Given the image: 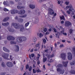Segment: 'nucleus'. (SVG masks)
<instances>
[{
  "label": "nucleus",
  "mask_w": 75,
  "mask_h": 75,
  "mask_svg": "<svg viewBox=\"0 0 75 75\" xmlns=\"http://www.w3.org/2000/svg\"><path fill=\"white\" fill-rule=\"evenodd\" d=\"M48 13L50 15H52V14H54V16H57V13H54V11L51 8H49V9H48Z\"/></svg>",
  "instance_id": "nucleus-1"
},
{
  "label": "nucleus",
  "mask_w": 75,
  "mask_h": 75,
  "mask_svg": "<svg viewBox=\"0 0 75 75\" xmlns=\"http://www.w3.org/2000/svg\"><path fill=\"white\" fill-rule=\"evenodd\" d=\"M11 25L13 26V27L16 29H20V25H19L18 24L16 23H13Z\"/></svg>",
  "instance_id": "nucleus-2"
},
{
  "label": "nucleus",
  "mask_w": 75,
  "mask_h": 75,
  "mask_svg": "<svg viewBox=\"0 0 75 75\" xmlns=\"http://www.w3.org/2000/svg\"><path fill=\"white\" fill-rule=\"evenodd\" d=\"M2 56L5 59H7V60L9 59L8 58V57H9V54H8L4 53Z\"/></svg>",
  "instance_id": "nucleus-3"
},
{
  "label": "nucleus",
  "mask_w": 75,
  "mask_h": 75,
  "mask_svg": "<svg viewBox=\"0 0 75 75\" xmlns=\"http://www.w3.org/2000/svg\"><path fill=\"white\" fill-rule=\"evenodd\" d=\"M67 59L69 60H71L72 59V54L71 52L67 53Z\"/></svg>",
  "instance_id": "nucleus-4"
},
{
  "label": "nucleus",
  "mask_w": 75,
  "mask_h": 75,
  "mask_svg": "<svg viewBox=\"0 0 75 75\" xmlns=\"http://www.w3.org/2000/svg\"><path fill=\"white\" fill-rule=\"evenodd\" d=\"M66 57L67 55H66V54L65 53H62L60 54V57L62 58V59L65 60Z\"/></svg>",
  "instance_id": "nucleus-5"
},
{
  "label": "nucleus",
  "mask_w": 75,
  "mask_h": 75,
  "mask_svg": "<svg viewBox=\"0 0 75 75\" xmlns=\"http://www.w3.org/2000/svg\"><path fill=\"white\" fill-rule=\"evenodd\" d=\"M57 71L60 74H63V73L64 72V71H65V70H61V69L58 68L57 69Z\"/></svg>",
  "instance_id": "nucleus-6"
},
{
  "label": "nucleus",
  "mask_w": 75,
  "mask_h": 75,
  "mask_svg": "<svg viewBox=\"0 0 75 75\" xmlns=\"http://www.w3.org/2000/svg\"><path fill=\"white\" fill-rule=\"evenodd\" d=\"M20 31H21V32H23L24 31L25 29L24 28V25H20Z\"/></svg>",
  "instance_id": "nucleus-7"
},
{
  "label": "nucleus",
  "mask_w": 75,
  "mask_h": 75,
  "mask_svg": "<svg viewBox=\"0 0 75 75\" xmlns=\"http://www.w3.org/2000/svg\"><path fill=\"white\" fill-rule=\"evenodd\" d=\"M6 65L7 67L10 68L13 67V63L11 62H7Z\"/></svg>",
  "instance_id": "nucleus-8"
},
{
  "label": "nucleus",
  "mask_w": 75,
  "mask_h": 75,
  "mask_svg": "<svg viewBox=\"0 0 75 75\" xmlns=\"http://www.w3.org/2000/svg\"><path fill=\"white\" fill-rule=\"evenodd\" d=\"M18 12V11L17 10H12L11 11V13L12 14H16V13H17Z\"/></svg>",
  "instance_id": "nucleus-9"
},
{
  "label": "nucleus",
  "mask_w": 75,
  "mask_h": 75,
  "mask_svg": "<svg viewBox=\"0 0 75 75\" xmlns=\"http://www.w3.org/2000/svg\"><path fill=\"white\" fill-rule=\"evenodd\" d=\"M71 25V23L70 22L67 21L65 23V25L66 27H68L69 26V25Z\"/></svg>",
  "instance_id": "nucleus-10"
},
{
  "label": "nucleus",
  "mask_w": 75,
  "mask_h": 75,
  "mask_svg": "<svg viewBox=\"0 0 75 75\" xmlns=\"http://www.w3.org/2000/svg\"><path fill=\"white\" fill-rule=\"evenodd\" d=\"M25 11L24 10H21L20 11H19V12H18V14H21V15H22V14H24L25 12Z\"/></svg>",
  "instance_id": "nucleus-11"
},
{
  "label": "nucleus",
  "mask_w": 75,
  "mask_h": 75,
  "mask_svg": "<svg viewBox=\"0 0 75 75\" xmlns=\"http://www.w3.org/2000/svg\"><path fill=\"white\" fill-rule=\"evenodd\" d=\"M16 41L18 42H22L21 41V37H18L16 38Z\"/></svg>",
  "instance_id": "nucleus-12"
},
{
  "label": "nucleus",
  "mask_w": 75,
  "mask_h": 75,
  "mask_svg": "<svg viewBox=\"0 0 75 75\" xmlns=\"http://www.w3.org/2000/svg\"><path fill=\"white\" fill-rule=\"evenodd\" d=\"M21 41L22 42L23 41H26L27 40V38L26 37H24V36H21Z\"/></svg>",
  "instance_id": "nucleus-13"
},
{
  "label": "nucleus",
  "mask_w": 75,
  "mask_h": 75,
  "mask_svg": "<svg viewBox=\"0 0 75 75\" xmlns=\"http://www.w3.org/2000/svg\"><path fill=\"white\" fill-rule=\"evenodd\" d=\"M15 47L16 49L15 50V52H18L19 51V47L18 45H15Z\"/></svg>",
  "instance_id": "nucleus-14"
},
{
  "label": "nucleus",
  "mask_w": 75,
  "mask_h": 75,
  "mask_svg": "<svg viewBox=\"0 0 75 75\" xmlns=\"http://www.w3.org/2000/svg\"><path fill=\"white\" fill-rule=\"evenodd\" d=\"M68 63V62H62L63 65L64 67H67V64Z\"/></svg>",
  "instance_id": "nucleus-15"
},
{
  "label": "nucleus",
  "mask_w": 75,
  "mask_h": 75,
  "mask_svg": "<svg viewBox=\"0 0 75 75\" xmlns=\"http://www.w3.org/2000/svg\"><path fill=\"white\" fill-rule=\"evenodd\" d=\"M35 5L34 4H30L29 5V7L30 8L32 9H34L35 8Z\"/></svg>",
  "instance_id": "nucleus-16"
},
{
  "label": "nucleus",
  "mask_w": 75,
  "mask_h": 75,
  "mask_svg": "<svg viewBox=\"0 0 75 75\" xmlns=\"http://www.w3.org/2000/svg\"><path fill=\"white\" fill-rule=\"evenodd\" d=\"M72 10H73L74 11H75V10H74V9L73 8H72V10L69 9V10H68L67 11V13L68 14H70V12L72 11Z\"/></svg>",
  "instance_id": "nucleus-17"
},
{
  "label": "nucleus",
  "mask_w": 75,
  "mask_h": 75,
  "mask_svg": "<svg viewBox=\"0 0 75 75\" xmlns=\"http://www.w3.org/2000/svg\"><path fill=\"white\" fill-rule=\"evenodd\" d=\"M39 19L38 18H35L33 21V23L35 24H37L38 23Z\"/></svg>",
  "instance_id": "nucleus-18"
},
{
  "label": "nucleus",
  "mask_w": 75,
  "mask_h": 75,
  "mask_svg": "<svg viewBox=\"0 0 75 75\" xmlns=\"http://www.w3.org/2000/svg\"><path fill=\"white\" fill-rule=\"evenodd\" d=\"M2 25L3 26H5V27H7L9 25V23L7 22L6 23H2Z\"/></svg>",
  "instance_id": "nucleus-19"
},
{
  "label": "nucleus",
  "mask_w": 75,
  "mask_h": 75,
  "mask_svg": "<svg viewBox=\"0 0 75 75\" xmlns=\"http://www.w3.org/2000/svg\"><path fill=\"white\" fill-rule=\"evenodd\" d=\"M34 14L39 15L40 14V12H39V10H36L35 11Z\"/></svg>",
  "instance_id": "nucleus-20"
},
{
  "label": "nucleus",
  "mask_w": 75,
  "mask_h": 75,
  "mask_svg": "<svg viewBox=\"0 0 75 75\" xmlns=\"http://www.w3.org/2000/svg\"><path fill=\"white\" fill-rule=\"evenodd\" d=\"M3 49L4 51H5L6 52H10V50L7 49L5 47H3Z\"/></svg>",
  "instance_id": "nucleus-21"
},
{
  "label": "nucleus",
  "mask_w": 75,
  "mask_h": 75,
  "mask_svg": "<svg viewBox=\"0 0 75 75\" xmlns=\"http://www.w3.org/2000/svg\"><path fill=\"white\" fill-rule=\"evenodd\" d=\"M8 29L9 31H10V32H14V29H11V28L10 27H8Z\"/></svg>",
  "instance_id": "nucleus-22"
},
{
  "label": "nucleus",
  "mask_w": 75,
  "mask_h": 75,
  "mask_svg": "<svg viewBox=\"0 0 75 75\" xmlns=\"http://www.w3.org/2000/svg\"><path fill=\"white\" fill-rule=\"evenodd\" d=\"M59 35H60V33L58 32H57L56 33V35L55 37L56 38H59Z\"/></svg>",
  "instance_id": "nucleus-23"
},
{
  "label": "nucleus",
  "mask_w": 75,
  "mask_h": 75,
  "mask_svg": "<svg viewBox=\"0 0 75 75\" xmlns=\"http://www.w3.org/2000/svg\"><path fill=\"white\" fill-rule=\"evenodd\" d=\"M71 52L73 54H74L75 55V48H73L71 50Z\"/></svg>",
  "instance_id": "nucleus-24"
},
{
  "label": "nucleus",
  "mask_w": 75,
  "mask_h": 75,
  "mask_svg": "<svg viewBox=\"0 0 75 75\" xmlns=\"http://www.w3.org/2000/svg\"><path fill=\"white\" fill-rule=\"evenodd\" d=\"M29 24H30V22H28L26 23H25V27H27L28 26Z\"/></svg>",
  "instance_id": "nucleus-25"
},
{
  "label": "nucleus",
  "mask_w": 75,
  "mask_h": 75,
  "mask_svg": "<svg viewBox=\"0 0 75 75\" xmlns=\"http://www.w3.org/2000/svg\"><path fill=\"white\" fill-rule=\"evenodd\" d=\"M9 19V17H7L4 18L3 19V21H7V20H8Z\"/></svg>",
  "instance_id": "nucleus-26"
},
{
  "label": "nucleus",
  "mask_w": 75,
  "mask_h": 75,
  "mask_svg": "<svg viewBox=\"0 0 75 75\" xmlns=\"http://www.w3.org/2000/svg\"><path fill=\"white\" fill-rule=\"evenodd\" d=\"M10 44L11 45L12 44H16V42L14 41H11L10 42Z\"/></svg>",
  "instance_id": "nucleus-27"
},
{
  "label": "nucleus",
  "mask_w": 75,
  "mask_h": 75,
  "mask_svg": "<svg viewBox=\"0 0 75 75\" xmlns=\"http://www.w3.org/2000/svg\"><path fill=\"white\" fill-rule=\"evenodd\" d=\"M11 36H8L7 37V40L9 41H11Z\"/></svg>",
  "instance_id": "nucleus-28"
},
{
  "label": "nucleus",
  "mask_w": 75,
  "mask_h": 75,
  "mask_svg": "<svg viewBox=\"0 0 75 75\" xmlns=\"http://www.w3.org/2000/svg\"><path fill=\"white\" fill-rule=\"evenodd\" d=\"M43 62H45L46 61H47V57H43Z\"/></svg>",
  "instance_id": "nucleus-29"
},
{
  "label": "nucleus",
  "mask_w": 75,
  "mask_h": 75,
  "mask_svg": "<svg viewBox=\"0 0 75 75\" xmlns=\"http://www.w3.org/2000/svg\"><path fill=\"white\" fill-rule=\"evenodd\" d=\"M1 65L3 67H5V65H6V64H5L4 62H2Z\"/></svg>",
  "instance_id": "nucleus-30"
},
{
  "label": "nucleus",
  "mask_w": 75,
  "mask_h": 75,
  "mask_svg": "<svg viewBox=\"0 0 75 75\" xmlns=\"http://www.w3.org/2000/svg\"><path fill=\"white\" fill-rule=\"evenodd\" d=\"M27 16V15H21V16H19V17H21V18H24L26 16Z\"/></svg>",
  "instance_id": "nucleus-31"
},
{
  "label": "nucleus",
  "mask_w": 75,
  "mask_h": 75,
  "mask_svg": "<svg viewBox=\"0 0 75 75\" xmlns=\"http://www.w3.org/2000/svg\"><path fill=\"white\" fill-rule=\"evenodd\" d=\"M70 64L71 65H74L75 64V61H73L72 62H71Z\"/></svg>",
  "instance_id": "nucleus-32"
},
{
  "label": "nucleus",
  "mask_w": 75,
  "mask_h": 75,
  "mask_svg": "<svg viewBox=\"0 0 75 75\" xmlns=\"http://www.w3.org/2000/svg\"><path fill=\"white\" fill-rule=\"evenodd\" d=\"M60 18L61 20H65V19L64 17V16H62L61 17L60 16Z\"/></svg>",
  "instance_id": "nucleus-33"
},
{
  "label": "nucleus",
  "mask_w": 75,
  "mask_h": 75,
  "mask_svg": "<svg viewBox=\"0 0 75 75\" xmlns=\"http://www.w3.org/2000/svg\"><path fill=\"white\" fill-rule=\"evenodd\" d=\"M60 33L61 34H62L63 33V35H67V34L66 33H64V31H62L60 32Z\"/></svg>",
  "instance_id": "nucleus-34"
},
{
  "label": "nucleus",
  "mask_w": 75,
  "mask_h": 75,
  "mask_svg": "<svg viewBox=\"0 0 75 75\" xmlns=\"http://www.w3.org/2000/svg\"><path fill=\"white\" fill-rule=\"evenodd\" d=\"M15 40V38L11 36V41L12 40V41H14Z\"/></svg>",
  "instance_id": "nucleus-35"
},
{
  "label": "nucleus",
  "mask_w": 75,
  "mask_h": 75,
  "mask_svg": "<svg viewBox=\"0 0 75 75\" xmlns=\"http://www.w3.org/2000/svg\"><path fill=\"white\" fill-rule=\"evenodd\" d=\"M62 67V65L61 64H59L57 67H58V68H61V67Z\"/></svg>",
  "instance_id": "nucleus-36"
},
{
  "label": "nucleus",
  "mask_w": 75,
  "mask_h": 75,
  "mask_svg": "<svg viewBox=\"0 0 75 75\" xmlns=\"http://www.w3.org/2000/svg\"><path fill=\"white\" fill-rule=\"evenodd\" d=\"M14 59V57H13L12 55H11L10 56V59H11V60H13V59Z\"/></svg>",
  "instance_id": "nucleus-37"
},
{
  "label": "nucleus",
  "mask_w": 75,
  "mask_h": 75,
  "mask_svg": "<svg viewBox=\"0 0 75 75\" xmlns=\"http://www.w3.org/2000/svg\"><path fill=\"white\" fill-rule=\"evenodd\" d=\"M46 0H37V1L39 2V3H41L42 1H45Z\"/></svg>",
  "instance_id": "nucleus-38"
},
{
  "label": "nucleus",
  "mask_w": 75,
  "mask_h": 75,
  "mask_svg": "<svg viewBox=\"0 0 75 75\" xmlns=\"http://www.w3.org/2000/svg\"><path fill=\"white\" fill-rule=\"evenodd\" d=\"M37 38H34L33 39V42H35L36 41H37Z\"/></svg>",
  "instance_id": "nucleus-39"
},
{
  "label": "nucleus",
  "mask_w": 75,
  "mask_h": 75,
  "mask_svg": "<svg viewBox=\"0 0 75 75\" xmlns=\"http://www.w3.org/2000/svg\"><path fill=\"white\" fill-rule=\"evenodd\" d=\"M70 73L73 74H75V71L74 70H72L71 71H70Z\"/></svg>",
  "instance_id": "nucleus-40"
},
{
  "label": "nucleus",
  "mask_w": 75,
  "mask_h": 75,
  "mask_svg": "<svg viewBox=\"0 0 75 75\" xmlns=\"http://www.w3.org/2000/svg\"><path fill=\"white\" fill-rule=\"evenodd\" d=\"M73 32V30L72 29H70L69 30V33L72 34Z\"/></svg>",
  "instance_id": "nucleus-41"
},
{
  "label": "nucleus",
  "mask_w": 75,
  "mask_h": 75,
  "mask_svg": "<svg viewBox=\"0 0 75 75\" xmlns=\"http://www.w3.org/2000/svg\"><path fill=\"white\" fill-rule=\"evenodd\" d=\"M17 8L18 9H20V8H23V7L20 6H18Z\"/></svg>",
  "instance_id": "nucleus-42"
},
{
  "label": "nucleus",
  "mask_w": 75,
  "mask_h": 75,
  "mask_svg": "<svg viewBox=\"0 0 75 75\" xmlns=\"http://www.w3.org/2000/svg\"><path fill=\"white\" fill-rule=\"evenodd\" d=\"M36 72H37V71H36V70H35V69H33V74H35L36 73Z\"/></svg>",
  "instance_id": "nucleus-43"
},
{
  "label": "nucleus",
  "mask_w": 75,
  "mask_h": 75,
  "mask_svg": "<svg viewBox=\"0 0 75 75\" xmlns=\"http://www.w3.org/2000/svg\"><path fill=\"white\" fill-rule=\"evenodd\" d=\"M4 10L5 11H8V9H7L6 8H4Z\"/></svg>",
  "instance_id": "nucleus-44"
},
{
  "label": "nucleus",
  "mask_w": 75,
  "mask_h": 75,
  "mask_svg": "<svg viewBox=\"0 0 75 75\" xmlns=\"http://www.w3.org/2000/svg\"><path fill=\"white\" fill-rule=\"evenodd\" d=\"M36 72H37L38 73V72H41V71L39 69H36Z\"/></svg>",
  "instance_id": "nucleus-45"
},
{
  "label": "nucleus",
  "mask_w": 75,
  "mask_h": 75,
  "mask_svg": "<svg viewBox=\"0 0 75 75\" xmlns=\"http://www.w3.org/2000/svg\"><path fill=\"white\" fill-rule=\"evenodd\" d=\"M23 19H20L19 21L21 22V23H23Z\"/></svg>",
  "instance_id": "nucleus-46"
},
{
  "label": "nucleus",
  "mask_w": 75,
  "mask_h": 75,
  "mask_svg": "<svg viewBox=\"0 0 75 75\" xmlns=\"http://www.w3.org/2000/svg\"><path fill=\"white\" fill-rule=\"evenodd\" d=\"M42 33H40L39 34V37H40V38H41V37H42Z\"/></svg>",
  "instance_id": "nucleus-47"
},
{
  "label": "nucleus",
  "mask_w": 75,
  "mask_h": 75,
  "mask_svg": "<svg viewBox=\"0 0 75 75\" xmlns=\"http://www.w3.org/2000/svg\"><path fill=\"white\" fill-rule=\"evenodd\" d=\"M32 69V67L31 66H30L29 68V71H31Z\"/></svg>",
  "instance_id": "nucleus-48"
},
{
  "label": "nucleus",
  "mask_w": 75,
  "mask_h": 75,
  "mask_svg": "<svg viewBox=\"0 0 75 75\" xmlns=\"http://www.w3.org/2000/svg\"><path fill=\"white\" fill-rule=\"evenodd\" d=\"M43 42L44 43V44H45L46 42V40L45 39H44L43 40Z\"/></svg>",
  "instance_id": "nucleus-49"
},
{
  "label": "nucleus",
  "mask_w": 75,
  "mask_h": 75,
  "mask_svg": "<svg viewBox=\"0 0 75 75\" xmlns=\"http://www.w3.org/2000/svg\"><path fill=\"white\" fill-rule=\"evenodd\" d=\"M28 68H29V65H27L26 66V69H28Z\"/></svg>",
  "instance_id": "nucleus-50"
},
{
  "label": "nucleus",
  "mask_w": 75,
  "mask_h": 75,
  "mask_svg": "<svg viewBox=\"0 0 75 75\" xmlns=\"http://www.w3.org/2000/svg\"><path fill=\"white\" fill-rule=\"evenodd\" d=\"M72 5L71 4H70L69 6V8H70V9H71L72 8Z\"/></svg>",
  "instance_id": "nucleus-51"
},
{
  "label": "nucleus",
  "mask_w": 75,
  "mask_h": 75,
  "mask_svg": "<svg viewBox=\"0 0 75 75\" xmlns=\"http://www.w3.org/2000/svg\"><path fill=\"white\" fill-rule=\"evenodd\" d=\"M40 43H38L37 45H36V47H38L39 46H40Z\"/></svg>",
  "instance_id": "nucleus-52"
},
{
  "label": "nucleus",
  "mask_w": 75,
  "mask_h": 75,
  "mask_svg": "<svg viewBox=\"0 0 75 75\" xmlns=\"http://www.w3.org/2000/svg\"><path fill=\"white\" fill-rule=\"evenodd\" d=\"M65 3L66 4H67V5H68V4H69V2L66 1Z\"/></svg>",
  "instance_id": "nucleus-53"
},
{
  "label": "nucleus",
  "mask_w": 75,
  "mask_h": 75,
  "mask_svg": "<svg viewBox=\"0 0 75 75\" xmlns=\"http://www.w3.org/2000/svg\"><path fill=\"white\" fill-rule=\"evenodd\" d=\"M47 29L46 28H45L43 30V31H44V32H46V31H47Z\"/></svg>",
  "instance_id": "nucleus-54"
},
{
  "label": "nucleus",
  "mask_w": 75,
  "mask_h": 75,
  "mask_svg": "<svg viewBox=\"0 0 75 75\" xmlns=\"http://www.w3.org/2000/svg\"><path fill=\"white\" fill-rule=\"evenodd\" d=\"M23 68H24V66L22 65L21 66V71H23Z\"/></svg>",
  "instance_id": "nucleus-55"
},
{
  "label": "nucleus",
  "mask_w": 75,
  "mask_h": 75,
  "mask_svg": "<svg viewBox=\"0 0 75 75\" xmlns=\"http://www.w3.org/2000/svg\"><path fill=\"white\" fill-rule=\"evenodd\" d=\"M0 75H5V73L4 72H2L0 74Z\"/></svg>",
  "instance_id": "nucleus-56"
},
{
  "label": "nucleus",
  "mask_w": 75,
  "mask_h": 75,
  "mask_svg": "<svg viewBox=\"0 0 75 75\" xmlns=\"http://www.w3.org/2000/svg\"><path fill=\"white\" fill-rule=\"evenodd\" d=\"M31 57H32V58H33V57H34V54H31Z\"/></svg>",
  "instance_id": "nucleus-57"
},
{
  "label": "nucleus",
  "mask_w": 75,
  "mask_h": 75,
  "mask_svg": "<svg viewBox=\"0 0 75 75\" xmlns=\"http://www.w3.org/2000/svg\"><path fill=\"white\" fill-rule=\"evenodd\" d=\"M64 47V45H60L59 47L60 48H62Z\"/></svg>",
  "instance_id": "nucleus-58"
},
{
  "label": "nucleus",
  "mask_w": 75,
  "mask_h": 75,
  "mask_svg": "<svg viewBox=\"0 0 75 75\" xmlns=\"http://www.w3.org/2000/svg\"><path fill=\"white\" fill-rule=\"evenodd\" d=\"M53 30L55 32V33H57V30L55 29V28H53Z\"/></svg>",
  "instance_id": "nucleus-59"
},
{
  "label": "nucleus",
  "mask_w": 75,
  "mask_h": 75,
  "mask_svg": "<svg viewBox=\"0 0 75 75\" xmlns=\"http://www.w3.org/2000/svg\"><path fill=\"white\" fill-rule=\"evenodd\" d=\"M37 59L36 60L37 61H39V58H40V57H38L37 58Z\"/></svg>",
  "instance_id": "nucleus-60"
},
{
  "label": "nucleus",
  "mask_w": 75,
  "mask_h": 75,
  "mask_svg": "<svg viewBox=\"0 0 75 75\" xmlns=\"http://www.w3.org/2000/svg\"><path fill=\"white\" fill-rule=\"evenodd\" d=\"M10 4H14V2H13V1H10Z\"/></svg>",
  "instance_id": "nucleus-61"
},
{
  "label": "nucleus",
  "mask_w": 75,
  "mask_h": 75,
  "mask_svg": "<svg viewBox=\"0 0 75 75\" xmlns=\"http://www.w3.org/2000/svg\"><path fill=\"white\" fill-rule=\"evenodd\" d=\"M54 45H55V47H57V44L56 43H55L54 44Z\"/></svg>",
  "instance_id": "nucleus-62"
},
{
  "label": "nucleus",
  "mask_w": 75,
  "mask_h": 75,
  "mask_svg": "<svg viewBox=\"0 0 75 75\" xmlns=\"http://www.w3.org/2000/svg\"><path fill=\"white\" fill-rule=\"evenodd\" d=\"M53 62V60H52V59H50V62L51 63V62Z\"/></svg>",
  "instance_id": "nucleus-63"
},
{
  "label": "nucleus",
  "mask_w": 75,
  "mask_h": 75,
  "mask_svg": "<svg viewBox=\"0 0 75 75\" xmlns=\"http://www.w3.org/2000/svg\"><path fill=\"white\" fill-rule=\"evenodd\" d=\"M47 58H48V59H49V58H51V55H48L47 56Z\"/></svg>",
  "instance_id": "nucleus-64"
}]
</instances>
